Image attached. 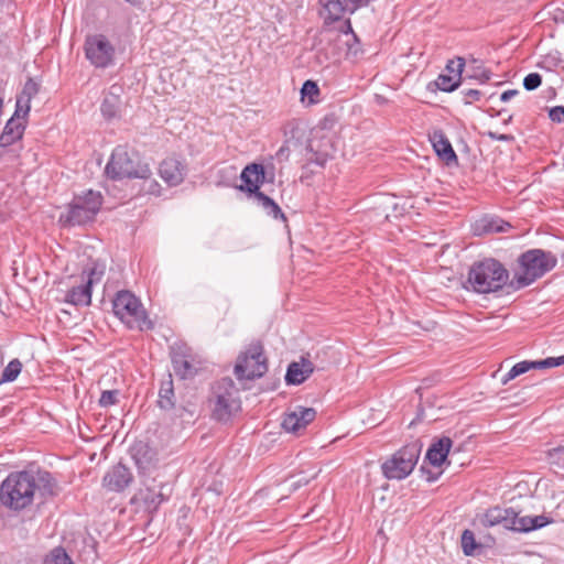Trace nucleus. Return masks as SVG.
Listing matches in <instances>:
<instances>
[{"label":"nucleus","mask_w":564,"mask_h":564,"mask_svg":"<svg viewBox=\"0 0 564 564\" xmlns=\"http://www.w3.org/2000/svg\"><path fill=\"white\" fill-rule=\"evenodd\" d=\"M171 359L173 370L181 379L193 378L196 375L199 361L186 344H174L171 348Z\"/></svg>","instance_id":"obj_12"},{"label":"nucleus","mask_w":564,"mask_h":564,"mask_svg":"<svg viewBox=\"0 0 564 564\" xmlns=\"http://www.w3.org/2000/svg\"><path fill=\"white\" fill-rule=\"evenodd\" d=\"M460 94L463 95V100L466 105L478 101L482 96V93L478 89H464L460 91Z\"/></svg>","instance_id":"obj_44"},{"label":"nucleus","mask_w":564,"mask_h":564,"mask_svg":"<svg viewBox=\"0 0 564 564\" xmlns=\"http://www.w3.org/2000/svg\"><path fill=\"white\" fill-rule=\"evenodd\" d=\"M542 83V77L539 73H530L523 79V87L531 91L536 89Z\"/></svg>","instance_id":"obj_42"},{"label":"nucleus","mask_w":564,"mask_h":564,"mask_svg":"<svg viewBox=\"0 0 564 564\" xmlns=\"http://www.w3.org/2000/svg\"><path fill=\"white\" fill-rule=\"evenodd\" d=\"M519 94V90L517 89H509V90H506L501 94L500 96V100L503 101V102H507L509 101L511 98H513L514 96H517Z\"/></svg>","instance_id":"obj_50"},{"label":"nucleus","mask_w":564,"mask_h":564,"mask_svg":"<svg viewBox=\"0 0 564 564\" xmlns=\"http://www.w3.org/2000/svg\"><path fill=\"white\" fill-rule=\"evenodd\" d=\"M25 128H26L25 121L21 122L18 119H15L14 117H11L7 121V123L3 128V131L0 135V145L9 147V145L13 144L14 142H17L18 140H21L23 137V133L25 131Z\"/></svg>","instance_id":"obj_21"},{"label":"nucleus","mask_w":564,"mask_h":564,"mask_svg":"<svg viewBox=\"0 0 564 564\" xmlns=\"http://www.w3.org/2000/svg\"><path fill=\"white\" fill-rule=\"evenodd\" d=\"M22 370V362L19 359H12L2 372L0 384L14 381Z\"/></svg>","instance_id":"obj_31"},{"label":"nucleus","mask_w":564,"mask_h":564,"mask_svg":"<svg viewBox=\"0 0 564 564\" xmlns=\"http://www.w3.org/2000/svg\"><path fill=\"white\" fill-rule=\"evenodd\" d=\"M491 73L484 69L479 76H476L481 83H486L490 79Z\"/></svg>","instance_id":"obj_52"},{"label":"nucleus","mask_w":564,"mask_h":564,"mask_svg":"<svg viewBox=\"0 0 564 564\" xmlns=\"http://www.w3.org/2000/svg\"><path fill=\"white\" fill-rule=\"evenodd\" d=\"M268 370L267 358L260 343H252L242 352L235 366V375L239 380L261 378Z\"/></svg>","instance_id":"obj_10"},{"label":"nucleus","mask_w":564,"mask_h":564,"mask_svg":"<svg viewBox=\"0 0 564 564\" xmlns=\"http://www.w3.org/2000/svg\"><path fill=\"white\" fill-rule=\"evenodd\" d=\"M318 95H319V88L315 82L310 80V79L304 82V84L302 85V88H301L302 100H305V98L307 97L308 104H314V102H316V100L314 98L317 97Z\"/></svg>","instance_id":"obj_33"},{"label":"nucleus","mask_w":564,"mask_h":564,"mask_svg":"<svg viewBox=\"0 0 564 564\" xmlns=\"http://www.w3.org/2000/svg\"><path fill=\"white\" fill-rule=\"evenodd\" d=\"M307 378L299 367L296 361H293L289 365L286 373H285V382L288 384H301Z\"/></svg>","instance_id":"obj_32"},{"label":"nucleus","mask_w":564,"mask_h":564,"mask_svg":"<svg viewBox=\"0 0 564 564\" xmlns=\"http://www.w3.org/2000/svg\"><path fill=\"white\" fill-rule=\"evenodd\" d=\"M251 196L254 197L258 205L263 208V210L267 213V215L271 216L274 219H282L286 220L281 207L269 196H267L261 191L256 192Z\"/></svg>","instance_id":"obj_25"},{"label":"nucleus","mask_w":564,"mask_h":564,"mask_svg":"<svg viewBox=\"0 0 564 564\" xmlns=\"http://www.w3.org/2000/svg\"><path fill=\"white\" fill-rule=\"evenodd\" d=\"M347 30H348V31L346 32V35H347V36H349V35H350V36H351V39H352L356 43H358V39H357L356 34L352 32L351 24H350L349 20L347 21ZM346 44H347V46H348V54H349V55L357 56V55L359 54V52H360V47H359V45H358V44H350V43H349V40H347V41H346Z\"/></svg>","instance_id":"obj_43"},{"label":"nucleus","mask_w":564,"mask_h":564,"mask_svg":"<svg viewBox=\"0 0 564 564\" xmlns=\"http://www.w3.org/2000/svg\"><path fill=\"white\" fill-rule=\"evenodd\" d=\"M265 174L264 166L260 163L246 165L240 174L243 184L238 188L251 196L260 191V186L265 182Z\"/></svg>","instance_id":"obj_15"},{"label":"nucleus","mask_w":564,"mask_h":564,"mask_svg":"<svg viewBox=\"0 0 564 564\" xmlns=\"http://www.w3.org/2000/svg\"><path fill=\"white\" fill-rule=\"evenodd\" d=\"M119 390H105L101 392L99 398V405L101 408H108L118 403Z\"/></svg>","instance_id":"obj_38"},{"label":"nucleus","mask_w":564,"mask_h":564,"mask_svg":"<svg viewBox=\"0 0 564 564\" xmlns=\"http://www.w3.org/2000/svg\"><path fill=\"white\" fill-rule=\"evenodd\" d=\"M551 522H552V519H550L545 516H542V514L535 516V517H532L531 527H528V529H530V532H531V531L544 528L545 525L550 524Z\"/></svg>","instance_id":"obj_46"},{"label":"nucleus","mask_w":564,"mask_h":564,"mask_svg":"<svg viewBox=\"0 0 564 564\" xmlns=\"http://www.w3.org/2000/svg\"><path fill=\"white\" fill-rule=\"evenodd\" d=\"M113 314L130 329L151 330L154 323L149 318L141 301L129 290L118 291L112 299Z\"/></svg>","instance_id":"obj_5"},{"label":"nucleus","mask_w":564,"mask_h":564,"mask_svg":"<svg viewBox=\"0 0 564 564\" xmlns=\"http://www.w3.org/2000/svg\"><path fill=\"white\" fill-rule=\"evenodd\" d=\"M549 118L556 123L564 122V106H555L549 110Z\"/></svg>","instance_id":"obj_45"},{"label":"nucleus","mask_w":564,"mask_h":564,"mask_svg":"<svg viewBox=\"0 0 564 564\" xmlns=\"http://www.w3.org/2000/svg\"><path fill=\"white\" fill-rule=\"evenodd\" d=\"M159 173L170 186H176L184 181L186 169L181 161L169 158L160 164Z\"/></svg>","instance_id":"obj_18"},{"label":"nucleus","mask_w":564,"mask_h":564,"mask_svg":"<svg viewBox=\"0 0 564 564\" xmlns=\"http://www.w3.org/2000/svg\"><path fill=\"white\" fill-rule=\"evenodd\" d=\"M422 451V443L413 441L387 459L382 465V474L387 479L401 480L406 478L417 464Z\"/></svg>","instance_id":"obj_8"},{"label":"nucleus","mask_w":564,"mask_h":564,"mask_svg":"<svg viewBox=\"0 0 564 564\" xmlns=\"http://www.w3.org/2000/svg\"><path fill=\"white\" fill-rule=\"evenodd\" d=\"M453 441L448 436H442L429 447L425 459L434 467L442 466L449 454Z\"/></svg>","instance_id":"obj_19"},{"label":"nucleus","mask_w":564,"mask_h":564,"mask_svg":"<svg viewBox=\"0 0 564 564\" xmlns=\"http://www.w3.org/2000/svg\"><path fill=\"white\" fill-rule=\"evenodd\" d=\"M531 523H532V517H529V516L519 517L518 512L514 511V525H513V528H510V530L516 531V532L528 533V532H530V529H528V527H531Z\"/></svg>","instance_id":"obj_37"},{"label":"nucleus","mask_w":564,"mask_h":564,"mask_svg":"<svg viewBox=\"0 0 564 564\" xmlns=\"http://www.w3.org/2000/svg\"><path fill=\"white\" fill-rule=\"evenodd\" d=\"M39 93V85L32 79V78H29L24 86H23V89L21 91V94L19 95L20 97L22 98H25L28 99V101L31 102V99Z\"/></svg>","instance_id":"obj_39"},{"label":"nucleus","mask_w":564,"mask_h":564,"mask_svg":"<svg viewBox=\"0 0 564 564\" xmlns=\"http://www.w3.org/2000/svg\"><path fill=\"white\" fill-rule=\"evenodd\" d=\"M158 405L163 410H172L175 405L174 401V388L172 376L169 375V379L163 381L159 391Z\"/></svg>","instance_id":"obj_26"},{"label":"nucleus","mask_w":564,"mask_h":564,"mask_svg":"<svg viewBox=\"0 0 564 564\" xmlns=\"http://www.w3.org/2000/svg\"><path fill=\"white\" fill-rule=\"evenodd\" d=\"M533 368L534 369H546V368H554L560 367L564 365V355L558 357H547L542 360L533 361Z\"/></svg>","instance_id":"obj_36"},{"label":"nucleus","mask_w":564,"mask_h":564,"mask_svg":"<svg viewBox=\"0 0 564 564\" xmlns=\"http://www.w3.org/2000/svg\"><path fill=\"white\" fill-rule=\"evenodd\" d=\"M435 479H436V478L427 477V480H429V481H433V480H435Z\"/></svg>","instance_id":"obj_54"},{"label":"nucleus","mask_w":564,"mask_h":564,"mask_svg":"<svg viewBox=\"0 0 564 564\" xmlns=\"http://www.w3.org/2000/svg\"><path fill=\"white\" fill-rule=\"evenodd\" d=\"M460 543L466 556H473L476 554V550L481 549V544L476 541L474 532L468 529L464 530Z\"/></svg>","instance_id":"obj_28"},{"label":"nucleus","mask_w":564,"mask_h":564,"mask_svg":"<svg viewBox=\"0 0 564 564\" xmlns=\"http://www.w3.org/2000/svg\"><path fill=\"white\" fill-rule=\"evenodd\" d=\"M282 155H284V149H283V148H281V149L278 151V153H276V156H278V158H280V156H282Z\"/></svg>","instance_id":"obj_53"},{"label":"nucleus","mask_w":564,"mask_h":564,"mask_svg":"<svg viewBox=\"0 0 564 564\" xmlns=\"http://www.w3.org/2000/svg\"><path fill=\"white\" fill-rule=\"evenodd\" d=\"M35 477L36 490L42 497H53L57 494V482L51 473L39 470Z\"/></svg>","instance_id":"obj_24"},{"label":"nucleus","mask_w":564,"mask_h":564,"mask_svg":"<svg viewBox=\"0 0 564 564\" xmlns=\"http://www.w3.org/2000/svg\"><path fill=\"white\" fill-rule=\"evenodd\" d=\"M115 87H111V90L105 95L100 111L105 119L112 120L118 118L121 113L122 101L120 96L113 91Z\"/></svg>","instance_id":"obj_23"},{"label":"nucleus","mask_w":564,"mask_h":564,"mask_svg":"<svg viewBox=\"0 0 564 564\" xmlns=\"http://www.w3.org/2000/svg\"><path fill=\"white\" fill-rule=\"evenodd\" d=\"M481 223H482V231H486V232H500V231H503V227L502 226H498L497 221L494 220V219H490V220L482 219Z\"/></svg>","instance_id":"obj_47"},{"label":"nucleus","mask_w":564,"mask_h":564,"mask_svg":"<svg viewBox=\"0 0 564 564\" xmlns=\"http://www.w3.org/2000/svg\"><path fill=\"white\" fill-rule=\"evenodd\" d=\"M30 110L31 102L28 101V99L18 96L15 101V110L12 117H14L18 120L24 119V121L26 122V117L29 116Z\"/></svg>","instance_id":"obj_34"},{"label":"nucleus","mask_w":564,"mask_h":564,"mask_svg":"<svg viewBox=\"0 0 564 564\" xmlns=\"http://www.w3.org/2000/svg\"><path fill=\"white\" fill-rule=\"evenodd\" d=\"M104 197L100 192L88 189L75 195L65 213L59 216L63 227L85 226L96 219L102 206Z\"/></svg>","instance_id":"obj_6"},{"label":"nucleus","mask_w":564,"mask_h":564,"mask_svg":"<svg viewBox=\"0 0 564 564\" xmlns=\"http://www.w3.org/2000/svg\"><path fill=\"white\" fill-rule=\"evenodd\" d=\"M90 283H82L67 291L65 302L75 306H88L91 303Z\"/></svg>","instance_id":"obj_22"},{"label":"nucleus","mask_w":564,"mask_h":564,"mask_svg":"<svg viewBox=\"0 0 564 564\" xmlns=\"http://www.w3.org/2000/svg\"><path fill=\"white\" fill-rule=\"evenodd\" d=\"M315 416V409L296 406L294 411L285 414L282 421V427L286 432L297 433L314 421Z\"/></svg>","instance_id":"obj_16"},{"label":"nucleus","mask_w":564,"mask_h":564,"mask_svg":"<svg viewBox=\"0 0 564 564\" xmlns=\"http://www.w3.org/2000/svg\"><path fill=\"white\" fill-rule=\"evenodd\" d=\"M106 175L115 181L123 178L147 180L152 175L148 163L142 162L135 151H129L124 145H118L105 167Z\"/></svg>","instance_id":"obj_3"},{"label":"nucleus","mask_w":564,"mask_h":564,"mask_svg":"<svg viewBox=\"0 0 564 564\" xmlns=\"http://www.w3.org/2000/svg\"><path fill=\"white\" fill-rule=\"evenodd\" d=\"M508 281L509 271L500 261L492 258L475 262L467 278L471 290L479 294L498 292L507 285Z\"/></svg>","instance_id":"obj_2"},{"label":"nucleus","mask_w":564,"mask_h":564,"mask_svg":"<svg viewBox=\"0 0 564 564\" xmlns=\"http://www.w3.org/2000/svg\"><path fill=\"white\" fill-rule=\"evenodd\" d=\"M465 66V59L462 57H457L456 59L448 61L446 65V70L449 75H456L462 77V73Z\"/></svg>","instance_id":"obj_41"},{"label":"nucleus","mask_w":564,"mask_h":564,"mask_svg":"<svg viewBox=\"0 0 564 564\" xmlns=\"http://www.w3.org/2000/svg\"><path fill=\"white\" fill-rule=\"evenodd\" d=\"M131 456L139 469H145L152 462L153 453L147 444L139 443L131 448Z\"/></svg>","instance_id":"obj_27"},{"label":"nucleus","mask_w":564,"mask_h":564,"mask_svg":"<svg viewBox=\"0 0 564 564\" xmlns=\"http://www.w3.org/2000/svg\"><path fill=\"white\" fill-rule=\"evenodd\" d=\"M488 137L491 139V140H496V141H506V142H510L513 140V135L511 134H500V133H497V132H492V131H489L488 132Z\"/></svg>","instance_id":"obj_49"},{"label":"nucleus","mask_w":564,"mask_h":564,"mask_svg":"<svg viewBox=\"0 0 564 564\" xmlns=\"http://www.w3.org/2000/svg\"><path fill=\"white\" fill-rule=\"evenodd\" d=\"M369 0H319L325 21H338L346 14L367 6Z\"/></svg>","instance_id":"obj_13"},{"label":"nucleus","mask_w":564,"mask_h":564,"mask_svg":"<svg viewBox=\"0 0 564 564\" xmlns=\"http://www.w3.org/2000/svg\"><path fill=\"white\" fill-rule=\"evenodd\" d=\"M430 140L438 158L442 159L447 165L457 162V155L449 140L442 130H435L430 135Z\"/></svg>","instance_id":"obj_20"},{"label":"nucleus","mask_w":564,"mask_h":564,"mask_svg":"<svg viewBox=\"0 0 564 564\" xmlns=\"http://www.w3.org/2000/svg\"><path fill=\"white\" fill-rule=\"evenodd\" d=\"M133 481V474L123 464L118 463L112 466L102 478V486L115 492H121L128 488Z\"/></svg>","instance_id":"obj_14"},{"label":"nucleus","mask_w":564,"mask_h":564,"mask_svg":"<svg viewBox=\"0 0 564 564\" xmlns=\"http://www.w3.org/2000/svg\"><path fill=\"white\" fill-rule=\"evenodd\" d=\"M170 495L171 488L167 482L158 479V477L145 476L141 481V487L132 496L130 503L153 513L164 501L169 500Z\"/></svg>","instance_id":"obj_9"},{"label":"nucleus","mask_w":564,"mask_h":564,"mask_svg":"<svg viewBox=\"0 0 564 564\" xmlns=\"http://www.w3.org/2000/svg\"><path fill=\"white\" fill-rule=\"evenodd\" d=\"M533 361H529V360H523V361H520L518 364H516L502 378H501V382L502 384H507L509 381L513 380L514 378H517L518 376L522 375V373H525L527 371H529L530 369H534L533 368Z\"/></svg>","instance_id":"obj_30"},{"label":"nucleus","mask_w":564,"mask_h":564,"mask_svg":"<svg viewBox=\"0 0 564 564\" xmlns=\"http://www.w3.org/2000/svg\"><path fill=\"white\" fill-rule=\"evenodd\" d=\"M45 564H74L64 549L56 547L51 552V556L45 561Z\"/></svg>","instance_id":"obj_35"},{"label":"nucleus","mask_w":564,"mask_h":564,"mask_svg":"<svg viewBox=\"0 0 564 564\" xmlns=\"http://www.w3.org/2000/svg\"><path fill=\"white\" fill-rule=\"evenodd\" d=\"M460 82V77L449 74H440L435 80L436 87L445 93L454 91Z\"/></svg>","instance_id":"obj_29"},{"label":"nucleus","mask_w":564,"mask_h":564,"mask_svg":"<svg viewBox=\"0 0 564 564\" xmlns=\"http://www.w3.org/2000/svg\"><path fill=\"white\" fill-rule=\"evenodd\" d=\"M480 523L485 528L502 525L510 530L514 525V510L512 508H501L499 506L489 508L480 518Z\"/></svg>","instance_id":"obj_17"},{"label":"nucleus","mask_w":564,"mask_h":564,"mask_svg":"<svg viewBox=\"0 0 564 564\" xmlns=\"http://www.w3.org/2000/svg\"><path fill=\"white\" fill-rule=\"evenodd\" d=\"M35 491V477L32 473H11L0 485V502L10 510L20 511L32 505Z\"/></svg>","instance_id":"obj_1"},{"label":"nucleus","mask_w":564,"mask_h":564,"mask_svg":"<svg viewBox=\"0 0 564 564\" xmlns=\"http://www.w3.org/2000/svg\"><path fill=\"white\" fill-rule=\"evenodd\" d=\"M209 401L213 403V417L217 421H228L234 413L240 410L241 404L239 390L229 377L213 384Z\"/></svg>","instance_id":"obj_7"},{"label":"nucleus","mask_w":564,"mask_h":564,"mask_svg":"<svg viewBox=\"0 0 564 564\" xmlns=\"http://www.w3.org/2000/svg\"><path fill=\"white\" fill-rule=\"evenodd\" d=\"M297 365L306 378H308L314 372V365L307 358L302 357Z\"/></svg>","instance_id":"obj_48"},{"label":"nucleus","mask_w":564,"mask_h":564,"mask_svg":"<svg viewBox=\"0 0 564 564\" xmlns=\"http://www.w3.org/2000/svg\"><path fill=\"white\" fill-rule=\"evenodd\" d=\"M84 274H87L85 282L90 283V286L93 288L94 284L99 283L101 281V278L104 275V268H98L97 265H94L93 268H89L87 271H84Z\"/></svg>","instance_id":"obj_40"},{"label":"nucleus","mask_w":564,"mask_h":564,"mask_svg":"<svg viewBox=\"0 0 564 564\" xmlns=\"http://www.w3.org/2000/svg\"><path fill=\"white\" fill-rule=\"evenodd\" d=\"M86 58L96 68H107L113 64L116 48L102 34L88 35L85 40Z\"/></svg>","instance_id":"obj_11"},{"label":"nucleus","mask_w":564,"mask_h":564,"mask_svg":"<svg viewBox=\"0 0 564 564\" xmlns=\"http://www.w3.org/2000/svg\"><path fill=\"white\" fill-rule=\"evenodd\" d=\"M521 273L510 282V288L520 290L551 271L557 263L556 257L542 249H531L523 252L518 260Z\"/></svg>","instance_id":"obj_4"},{"label":"nucleus","mask_w":564,"mask_h":564,"mask_svg":"<svg viewBox=\"0 0 564 564\" xmlns=\"http://www.w3.org/2000/svg\"><path fill=\"white\" fill-rule=\"evenodd\" d=\"M307 484H308V479H306V478H301V479H299L297 481H294V482H292V484H291L292 491H295V490H297L300 487L305 486V485H307Z\"/></svg>","instance_id":"obj_51"}]
</instances>
